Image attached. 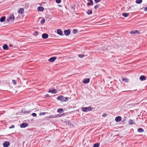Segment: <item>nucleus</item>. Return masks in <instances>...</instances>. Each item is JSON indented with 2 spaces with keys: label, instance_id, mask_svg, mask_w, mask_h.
Listing matches in <instances>:
<instances>
[{
  "label": "nucleus",
  "instance_id": "obj_34",
  "mask_svg": "<svg viewBox=\"0 0 147 147\" xmlns=\"http://www.w3.org/2000/svg\"><path fill=\"white\" fill-rule=\"evenodd\" d=\"M38 34V33L37 32H35L33 34V35L34 36H37Z\"/></svg>",
  "mask_w": 147,
  "mask_h": 147
},
{
  "label": "nucleus",
  "instance_id": "obj_11",
  "mask_svg": "<svg viewBox=\"0 0 147 147\" xmlns=\"http://www.w3.org/2000/svg\"><path fill=\"white\" fill-rule=\"evenodd\" d=\"M3 145L4 147H7L9 146V142H5L3 143Z\"/></svg>",
  "mask_w": 147,
  "mask_h": 147
},
{
  "label": "nucleus",
  "instance_id": "obj_38",
  "mask_svg": "<svg viewBox=\"0 0 147 147\" xmlns=\"http://www.w3.org/2000/svg\"><path fill=\"white\" fill-rule=\"evenodd\" d=\"M99 7V6H98V5H96L94 6V8L95 9H97Z\"/></svg>",
  "mask_w": 147,
  "mask_h": 147
},
{
  "label": "nucleus",
  "instance_id": "obj_19",
  "mask_svg": "<svg viewBox=\"0 0 147 147\" xmlns=\"http://www.w3.org/2000/svg\"><path fill=\"white\" fill-rule=\"evenodd\" d=\"M92 10L88 9L86 12V13L88 15H90L92 14Z\"/></svg>",
  "mask_w": 147,
  "mask_h": 147
},
{
  "label": "nucleus",
  "instance_id": "obj_36",
  "mask_svg": "<svg viewBox=\"0 0 147 147\" xmlns=\"http://www.w3.org/2000/svg\"><path fill=\"white\" fill-rule=\"evenodd\" d=\"M101 0H94V1L96 3L100 2Z\"/></svg>",
  "mask_w": 147,
  "mask_h": 147
},
{
  "label": "nucleus",
  "instance_id": "obj_8",
  "mask_svg": "<svg viewBox=\"0 0 147 147\" xmlns=\"http://www.w3.org/2000/svg\"><path fill=\"white\" fill-rule=\"evenodd\" d=\"M90 79L89 78H85L83 80V82L84 84H87L90 82Z\"/></svg>",
  "mask_w": 147,
  "mask_h": 147
},
{
  "label": "nucleus",
  "instance_id": "obj_5",
  "mask_svg": "<svg viewBox=\"0 0 147 147\" xmlns=\"http://www.w3.org/2000/svg\"><path fill=\"white\" fill-rule=\"evenodd\" d=\"M56 58H57L55 57H53L49 59L48 61L49 62H53L56 59Z\"/></svg>",
  "mask_w": 147,
  "mask_h": 147
},
{
  "label": "nucleus",
  "instance_id": "obj_27",
  "mask_svg": "<svg viewBox=\"0 0 147 147\" xmlns=\"http://www.w3.org/2000/svg\"><path fill=\"white\" fill-rule=\"evenodd\" d=\"M63 109H60L57 110V112L58 113H62L63 111Z\"/></svg>",
  "mask_w": 147,
  "mask_h": 147
},
{
  "label": "nucleus",
  "instance_id": "obj_12",
  "mask_svg": "<svg viewBox=\"0 0 147 147\" xmlns=\"http://www.w3.org/2000/svg\"><path fill=\"white\" fill-rule=\"evenodd\" d=\"M57 33L60 35L62 36L63 35V32L60 29H58L57 30Z\"/></svg>",
  "mask_w": 147,
  "mask_h": 147
},
{
  "label": "nucleus",
  "instance_id": "obj_25",
  "mask_svg": "<svg viewBox=\"0 0 147 147\" xmlns=\"http://www.w3.org/2000/svg\"><path fill=\"white\" fill-rule=\"evenodd\" d=\"M142 0H136V2L137 4H140L142 3Z\"/></svg>",
  "mask_w": 147,
  "mask_h": 147
},
{
  "label": "nucleus",
  "instance_id": "obj_29",
  "mask_svg": "<svg viewBox=\"0 0 147 147\" xmlns=\"http://www.w3.org/2000/svg\"><path fill=\"white\" fill-rule=\"evenodd\" d=\"M78 32V30L77 29H74L73 30V33L74 34L77 33Z\"/></svg>",
  "mask_w": 147,
  "mask_h": 147
},
{
  "label": "nucleus",
  "instance_id": "obj_23",
  "mask_svg": "<svg viewBox=\"0 0 147 147\" xmlns=\"http://www.w3.org/2000/svg\"><path fill=\"white\" fill-rule=\"evenodd\" d=\"M88 1H89L90 3H87V5H93V1L92 0H88Z\"/></svg>",
  "mask_w": 147,
  "mask_h": 147
},
{
  "label": "nucleus",
  "instance_id": "obj_10",
  "mask_svg": "<svg viewBox=\"0 0 147 147\" xmlns=\"http://www.w3.org/2000/svg\"><path fill=\"white\" fill-rule=\"evenodd\" d=\"M130 33L131 34H136V33H137L138 34H139L140 33V32L139 31L137 30H135L134 31H130Z\"/></svg>",
  "mask_w": 147,
  "mask_h": 147
},
{
  "label": "nucleus",
  "instance_id": "obj_22",
  "mask_svg": "<svg viewBox=\"0 0 147 147\" xmlns=\"http://www.w3.org/2000/svg\"><path fill=\"white\" fill-rule=\"evenodd\" d=\"M138 131L139 133L143 132L144 131V130L142 128H139L138 129Z\"/></svg>",
  "mask_w": 147,
  "mask_h": 147
},
{
  "label": "nucleus",
  "instance_id": "obj_16",
  "mask_svg": "<svg viewBox=\"0 0 147 147\" xmlns=\"http://www.w3.org/2000/svg\"><path fill=\"white\" fill-rule=\"evenodd\" d=\"M37 9L39 11H42L44 10V8L42 7H39L37 8Z\"/></svg>",
  "mask_w": 147,
  "mask_h": 147
},
{
  "label": "nucleus",
  "instance_id": "obj_30",
  "mask_svg": "<svg viewBox=\"0 0 147 147\" xmlns=\"http://www.w3.org/2000/svg\"><path fill=\"white\" fill-rule=\"evenodd\" d=\"M12 83L14 85H16L17 84V81L16 80H12Z\"/></svg>",
  "mask_w": 147,
  "mask_h": 147
},
{
  "label": "nucleus",
  "instance_id": "obj_1",
  "mask_svg": "<svg viewBox=\"0 0 147 147\" xmlns=\"http://www.w3.org/2000/svg\"><path fill=\"white\" fill-rule=\"evenodd\" d=\"M57 99L58 100H60L61 102H66L69 100V98L68 97H65L63 96H59L57 98Z\"/></svg>",
  "mask_w": 147,
  "mask_h": 147
},
{
  "label": "nucleus",
  "instance_id": "obj_31",
  "mask_svg": "<svg viewBox=\"0 0 147 147\" xmlns=\"http://www.w3.org/2000/svg\"><path fill=\"white\" fill-rule=\"evenodd\" d=\"M129 125H131L133 124V120L131 119H129Z\"/></svg>",
  "mask_w": 147,
  "mask_h": 147
},
{
  "label": "nucleus",
  "instance_id": "obj_28",
  "mask_svg": "<svg viewBox=\"0 0 147 147\" xmlns=\"http://www.w3.org/2000/svg\"><path fill=\"white\" fill-rule=\"evenodd\" d=\"M45 22V19L44 18H43L41 21V23L42 24H43Z\"/></svg>",
  "mask_w": 147,
  "mask_h": 147
},
{
  "label": "nucleus",
  "instance_id": "obj_21",
  "mask_svg": "<svg viewBox=\"0 0 147 147\" xmlns=\"http://www.w3.org/2000/svg\"><path fill=\"white\" fill-rule=\"evenodd\" d=\"M122 15L125 17H127L129 15V13H122Z\"/></svg>",
  "mask_w": 147,
  "mask_h": 147
},
{
  "label": "nucleus",
  "instance_id": "obj_17",
  "mask_svg": "<svg viewBox=\"0 0 147 147\" xmlns=\"http://www.w3.org/2000/svg\"><path fill=\"white\" fill-rule=\"evenodd\" d=\"M3 49L4 50H6L8 49L9 47L6 44L4 45L3 47Z\"/></svg>",
  "mask_w": 147,
  "mask_h": 147
},
{
  "label": "nucleus",
  "instance_id": "obj_39",
  "mask_svg": "<svg viewBox=\"0 0 147 147\" xmlns=\"http://www.w3.org/2000/svg\"><path fill=\"white\" fill-rule=\"evenodd\" d=\"M107 113H103L102 116V117H106L107 116Z\"/></svg>",
  "mask_w": 147,
  "mask_h": 147
},
{
  "label": "nucleus",
  "instance_id": "obj_3",
  "mask_svg": "<svg viewBox=\"0 0 147 147\" xmlns=\"http://www.w3.org/2000/svg\"><path fill=\"white\" fill-rule=\"evenodd\" d=\"M71 31L69 29L65 30L64 31V34L67 36H68L70 33Z\"/></svg>",
  "mask_w": 147,
  "mask_h": 147
},
{
  "label": "nucleus",
  "instance_id": "obj_49",
  "mask_svg": "<svg viewBox=\"0 0 147 147\" xmlns=\"http://www.w3.org/2000/svg\"><path fill=\"white\" fill-rule=\"evenodd\" d=\"M110 47V46H109L108 47V48H109V47Z\"/></svg>",
  "mask_w": 147,
  "mask_h": 147
},
{
  "label": "nucleus",
  "instance_id": "obj_47",
  "mask_svg": "<svg viewBox=\"0 0 147 147\" xmlns=\"http://www.w3.org/2000/svg\"><path fill=\"white\" fill-rule=\"evenodd\" d=\"M58 6L59 7H62V6L61 5H58Z\"/></svg>",
  "mask_w": 147,
  "mask_h": 147
},
{
  "label": "nucleus",
  "instance_id": "obj_20",
  "mask_svg": "<svg viewBox=\"0 0 147 147\" xmlns=\"http://www.w3.org/2000/svg\"><path fill=\"white\" fill-rule=\"evenodd\" d=\"M5 16H3L1 17L0 19V21L1 22H4L5 20Z\"/></svg>",
  "mask_w": 147,
  "mask_h": 147
},
{
  "label": "nucleus",
  "instance_id": "obj_13",
  "mask_svg": "<svg viewBox=\"0 0 147 147\" xmlns=\"http://www.w3.org/2000/svg\"><path fill=\"white\" fill-rule=\"evenodd\" d=\"M48 92H50V93L51 92V93H52L55 94L57 92V91L55 89H54V90H51V89H50L49 90Z\"/></svg>",
  "mask_w": 147,
  "mask_h": 147
},
{
  "label": "nucleus",
  "instance_id": "obj_18",
  "mask_svg": "<svg viewBox=\"0 0 147 147\" xmlns=\"http://www.w3.org/2000/svg\"><path fill=\"white\" fill-rule=\"evenodd\" d=\"M57 117V115H50V116L47 117L48 118H55Z\"/></svg>",
  "mask_w": 147,
  "mask_h": 147
},
{
  "label": "nucleus",
  "instance_id": "obj_24",
  "mask_svg": "<svg viewBox=\"0 0 147 147\" xmlns=\"http://www.w3.org/2000/svg\"><path fill=\"white\" fill-rule=\"evenodd\" d=\"M100 145V144L99 143H96L94 144L93 146V147H98Z\"/></svg>",
  "mask_w": 147,
  "mask_h": 147
},
{
  "label": "nucleus",
  "instance_id": "obj_37",
  "mask_svg": "<svg viewBox=\"0 0 147 147\" xmlns=\"http://www.w3.org/2000/svg\"><path fill=\"white\" fill-rule=\"evenodd\" d=\"M32 115L34 117H36L37 116L36 114L35 113H33L32 114Z\"/></svg>",
  "mask_w": 147,
  "mask_h": 147
},
{
  "label": "nucleus",
  "instance_id": "obj_45",
  "mask_svg": "<svg viewBox=\"0 0 147 147\" xmlns=\"http://www.w3.org/2000/svg\"><path fill=\"white\" fill-rule=\"evenodd\" d=\"M13 47V45H10V47Z\"/></svg>",
  "mask_w": 147,
  "mask_h": 147
},
{
  "label": "nucleus",
  "instance_id": "obj_43",
  "mask_svg": "<svg viewBox=\"0 0 147 147\" xmlns=\"http://www.w3.org/2000/svg\"><path fill=\"white\" fill-rule=\"evenodd\" d=\"M144 10L145 11H147V7H146L145 8H144Z\"/></svg>",
  "mask_w": 147,
  "mask_h": 147
},
{
  "label": "nucleus",
  "instance_id": "obj_48",
  "mask_svg": "<svg viewBox=\"0 0 147 147\" xmlns=\"http://www.w3.org/2000/svg\"><path fill=\"white\" fill-rule=\"evenodd\" d=\"M131 9V7H129V8L128 9V10Z\"/></svg>",
  "mask_w": 147,
  "mask_h": 147
},
{
  "label": "nucleus",
  "instance_id": "obj_33",
  "mask_svg": "<svg viewBox=\"0 0 147 147\" xmlns=\"http://www.w3.org/2000/svg\"><path fill=\"white\" fill-rule=\"evenodd\" d=\"M78 56L81 58H82L84 57L85 55L83 54H79Z\"/></svg>",
  "mask_w": 147,
  "mask_h": 147
},
{
  "label": "nucleus",
  "instance_id": "obj_9",
  "mask_svg": "<svg viewBox=\"0 0 147 147\" xmlns=\"http://www.w3.org/2000/svg\"><path fill=\"white\" fill-rule=\"evenodd\" d=\"M121 120V117L120 116H118L116 117L115 118V121L117 122H119Z\"/></svg>",
  "mask_w": 147,
  "mask_h": 147
},
{
  "label": "nucleus",
  "instance_id": "obj_42",
  "mask_svg": "<svg viewBox=\"0 0 147 147\" xmlns=\"http://www.w3.org/2000/svg\"><path fill=\"white\" fill-rule=\"evenodd\" d=\"M45 96L46 97H49V96H49V95L48 94H46L45 95Z\"/></svg>",
  "mask_w": 147,
  "mask_h": 147
},
{
  "label": "nucleus",
  "instance_id": "obj_14",
  "mask_svg": "<svg viewBox=\"0 0 147 147\" xmlns=\"http://www.w3.org/2000/svg\"><path fill=\"white\" fill-rule=\"evenodd\" d=\"M24 9L23 8H20L18 10V12L19 13L22 14L24 12Z\"/></svg>",
  "mask_w": 147,
  "mask_h": 147
},
{
  "label": "nucleus",
  "instance_id": "obj_15",
  "mask_svg": "<svg viewBox=\"0 0 147 147\" xmlns=\"http://www.w3.org/2000/svg\"><path fill=\"white\" fill-rule=\"evenodd\" d=\"M146 79V78L144 75L141 76L140 78V79L141 81H144Z\"/></svg>",
  "mask_w": 147,
  "mask_h": 147
},
{
  "label": "nucleus",
  "instance_id": "obj_7",
  "mask_svg": "<svg viewBox=\"0 0 147 147\" xmlns=\"http://www.w3.org/2000/svg\"><path fill=\"white\" fill-rule=\"evenodd\" d=\"M42 37L43 39H47L48 37V35L46 33H44L42 34Z\"/></svg>",
  "mask_w": 147,
  "mask_h": 147
},
{
  "label": "nucleus",
  "instance_id": "obj_35",
  "mask_svg": "<svg viewBox=\"0 0 147 147\" xmlns=\"http://www.w3.org/2000/svg\"><path fill=\"white\" fill-rule=\"evenodd\" d=\"M61 2V0H56V2L57 3H60Z\"/></svg>",
  "mask_w": 147,
  "mask_h": 147
},
{
  "label": "nucleus",
  "instance_id": "obj_4",
  "mask_svg": "<svg viewBox=\"0 0 147 147\" xmlns=\"http://www.w3.org/2000/svg\"><path fill=\"white\" fill-rule=\"evenodd\" d=\"M15 18L14 15L13 14H11L10 16V23H12L14 20Z\"/></svg>",
  "mask_w": 147,
  "mask_h": 147
},
{
  "label": "nucleus",
  "instance_id": "obj_6",
  "mask_svg": "<svg viewBox=\"0 0 147 147\" xmlns=\"http://www.w3.org/2000/svg\"><path fill=\"white\" fill-rule=\"evenodd\" d=\"M28 124L27 123H22L20 126V127L22 128H24L27 126Z\"/></svg>",
  "mask_w": 147,
  "mask_h": 147
},
{
  "label": "nucleus",
  "instance_id": "obj_44",
  "mask_svg": "<svg viewBox=\"0 0 147 147\" xmlns=\"http://www.w3.org/2000/svg\"><path fill=\"white\" fill-rule=\"evenodd\" d=\"M29 113V111H24V112H23V113Z\"/></svg>",
  "mask_w": 147,
  "mask_h": 147
},
{
  "label": "nucleus",
  "instance_id": "obj_26",
  "mask_svg": "<svg viewBox=\"0 0 147 147\" xmlns=\"http://www.w3.org/2000/svg\"><path fill=\"white\" fill-rule=\"evenodd\" d=\"M107 46H105L102 47L101 49L102 50H103V51L106 50L107 49Z\"/></svg>",
  "mask_w": 147,
  "mask_h": 147
},
{
  "label": "nucleus",
  "instance_id": "obj_40",
  "mask_svg": "<svg viewBox=\"0 0 147 147\" xmlns=\"http://www.w3.org/2000/svg\"><path fill=\"white\" fill-rule=\"evenodd\" d=\"M46 113H45V112L41 113H40L39 115H44Z\"/></svg>",
  "mask_w": 147,
  "mask_h": 147
},
{
  "label": "nucleus",
  "instance_id": "obj_2",
  "mask_svg": "<svg viewBox=\"0 0 147 147\" xmlns=\"http://www.w3.org/2000/svg\"><path fill=\"white\" fill-rule=\"evenodd\" d=\"M81 109L83 112H88L92 110V107L90 106L88 107H83L81 108Z\"/></svg>",
  "mask_w": 147,
  "mask_h": 147
},
{
  "label": "nucleus",
  "instance_id": "obj_46",
  "mask_svg": "<svg viewBox=\"0 0 147 147\" xmlns=\"http://www.w3.org/2000/svg\"><path fill=\"white\" fill-rule=\"evenodd\" d=\"M7 20L8 21H9V17H8L7 19Z\"/></svg>",
  "mask_w": 147,
  "mask_h": 147
},
{
  "label": "nucleus",
  "instance_id": "obj_32",
  "mask_svg": "<svg viewBox=\"0 0 147 147\" xmlns=\"http://www.w3.org/2000/svg\"><path fill=\"white\" fill-rule=\"evenodd\" d=\"M122 80L124 82H127L128 80L127 79L125 78H123L122 79Z\"/></svg>",
  "mask_w": 147,
  "mask_h": 147
},
{
  "label": "nucleus",
  "instance_id": "obj_41",
  "mask_svg": "<svg viewBox=\"0 0 147 147\" xmlns=\"http://www.w3.org/2000/svg\"><path fill=\"white\" fill-rule=\"evenodd\" d=\"M14 127H15V126L14 125H12V126L10 127V129L13 128Z\"/></svg>",
  "mask_w": 147,
  "mask_h": 147
}]
</instances>
